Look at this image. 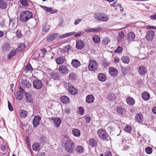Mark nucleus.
Wrapping results in <instances>:
<instances>
[{"mask_svg": "<svg viewBox=\"0 0 156 156\" xmlns=\"http://www.w3.org/2000/svg\"><path fill=\"white\" fill-rule=\"evenodd\" d=\"M32 16V13L29 11H23L20 14V21L23 22H26L31 18Z\"/></svg>", "mask_w": 156, "mask_h": 156, "instance_id": "nucleus-1", "label": "nucleus"}, {"mask_svg": "<svg viewBox=\"0 0 156 156\" xmlns=\"http://www.w3.org/2000/svg\"><path fill=\"white\" fill-rule=\"evenodd\" d=\"M94 18L99 21H106L109 20L108 16L106 14L100 12L95 13L94 14Z\"/></svg>", "mask_w": 156, "mask_h": 156, "instance_id": "nucleus-2", "label": "nucleus"}, {"mask_svg": "<svg viewBox=\"0 0 156 156\" xmlns=\"http://www.w3.org/2000/svg\"><path fill=\"white\" fill-rule=\"evenodd\" d=\"M99 137L103 140L107 141L110 139V137L108 135L105 130L101 129H99L97 132Z\"/></svg>", "mask_w": 156, "mask_h": 156, "instance_id": "nucleus-3", "label": "nucleus"}, {"mask_svg": "<svg viewBox=\"0 0 156 156\" xmlns=\"http://www.w3.org/2000/svg\"><path fill=\"white\" fill-rule=\"evenodd\" d=\"M73 145V143L70 140L68 139L66 140L65 146L66 151L70 153L72 152L74 150Z\"/></svg>", "mask_w": 156, "mask_h": 156, "instance_id": "nucleus-4", "label": "nucleus"}, {"mask_svg": "<svg viewBox=\"0 0 156 156\" xmlns=\"http://www.w3.org/2000/svg\"><path fill=\"white\" fill-rule=\"evenodd\" d=\"M98 67V64L97 62L93 60H90L88 65V69L91 71H95Z\"/></svg>", "mask_w": 156, "mask_h": 156, "instance_id": "nucleus-5", "label": "nucleus"}, {"mask_svg": "<svg viewBox=\"0 0 156 156\" xmlns=\"http://www.w3.org/2000/svg\"><path fill=\"white\" fill-rule=\"evenodd\" d=\"M50 120L56 127H59L61 123V120L58 117L51 118H50Z\"/></svg>", "mask_w": 156, "mask_h": 156, "instance_id": "nucleus-6", "label": "nucleus"}, {"mask_svg": "<svg viewBox=\"0 0 156 156\" xmlns=\"http://www.w3.org/2000/svg\"><path fill=\"white\" fill-rule=\"evenodd\" d=\"M155 33L154 31L151 30H148L145 36L146 39L148 41H151L154 39Z\"/></svg>", "mask_w": 156, "mask_h": 156, "instance_id": "nucleus-7", "label": "nucleus"}, {"mask_svg": "<svg viewBox=\"0 0 156 156\" xmlns=\"http://www.w3.org/2000/svg\"><path fill=\"white\" fill-rule=\"evenodd\" d=\"M34 87L37 89H40L43 87V84L42 82L39 80H34L33 83Z\"/></svg>", "mask_w": 156, "mask_h": 156, "instance_id": "nucleus-8", "label": "nucleus"}, {"mask_svg": "<svg viewBox=\"0 0 156 156\" xmlns=\"http://www.w3.org/2000/svg\"><path fill=\"white\" fill-rule=\"evenodd\" d=\"M109 75L115 77L117 76L118 74L117 70L113 67H110L108 70Z\"/></svg>", "mask_w": 156, "mask_h": 156, "instance_id": "nucleus-9", "label": "nucleus"}, {"mask_svg": "<svg viewBox=\"0 0 156 156\" xmlns=\"http://www.w3.org/2000/svg\"><path fill=\"white\" fill-rule=\"evenodd\" d=\"M137 72L140 76H143L146 74L147 72V69L145 66H140L138 68Z\"/></svg>", "mask_w": 156, "mask_h": 156, "instance_id": "nucleus-10", "label": "nucleus"}, {"mask_svg": "<svg viewBox=\"0 0 156 156\" xmlns=\"http://www.w3.org/2000/svg\"><path fill=\"white\" fill-rule=\"evenodd\" d=\"M59 73L62 74H65L69 72V70L66 66L61 65L58 68Z\"/></svg>", "mask_w": 156, "mask_h": 156, "instance_id": "nucleus-11", "label": "nucleus"}, {"mask_svg": "<svg viewBox=\"0 0 156 156\" xmlns=\"http://www.w3.org/2000/svg\"><path fill=\"white\" fill-rule=\"evenodd\" d=\"M21 85L23 87L25 88H29L31 86L30 82L27 79L22 80Z\"/></svg>", "mask_w": 156, "mask_h": 156, "instance_id": "nucleus-12", "label": "nucleus"}, {"mask_svg": "<svg viewBox=\"0 0 156 156\" xmlns=\"http://www.w3.org/2000/svg\"><path fill=\"white\" fill-rule=\"evenodd\" d=\"M55 60L57 64L59 65L62 64L66 61V58L64 56H60L57 58Z\"/></svg>", "mask_w": 156, "mask_h": 156, "instance_id": "nucleus-13", "label": "nucleus"}, {"mask_svg": "<svg viewBox=\"0 0 156 156\" xmlns=\"http://www.w3.org/2000/svg\"><path fill=\"white\" fill-rule=\"evenodd\" d=\"M135 38V34L132 32L129 33L126 35V39L129 42L134 41Z\"/></svg>", "mask_w": 156, "mask_h": 156, "instance_id": "nucleus-14", "label": "nucleus"}, {"mask_svg": "<svg viewBox=\"0 0 156 156\" xmlns=\"http://www.w3.org/2000/svg\"><path fill=\"white\" fill-rule=\"evenodd\" d=\"M84 45V42L82 40H77L76 41V47L78 49H82Z\"/></svg>", "mask_w": 156, "mask_h": 156, "instance_id": "nucleus-15", "label": "nucleus"}, {"mask_svg": "<svg viewBox=\"0 0 156 156\" xmlns=\"http://www.w3.org/2000/svg\"><path fill=\"white\" fill-rule=\"evenodd\" d=\"M40 7L45 11L47 12H50L52 14L55 13L57 12V10H53L52 9L51 7L48 8L46 6L42 5H41Z\"/></svg>", "mask_w": 156, "mask_h": 156, "instance_id": "nucleus-16", "label": "nucleus"}, {"mask_svg": "<svg viewBox=\"0 0 156 156\" xmlns=\"http://www.w3.org/2000/svg\"><path fill=\"white\" fill-rule=\"evenodd\" d=\"M68 90L69 93L73 95L76 94L78 92L77 89L72 86L68 87Z\"/></svg>", "mask_w": 156, "mask_h": 156, "instance_id": "nucleus-17", "label": "nucleus"}, {"mask_svg": "<svg viewBox=\"0 0 156 156\" xmlns=\"http://www.w3.org/2000/svg\"><path fill=\"white\" fill-rule=\"evenodd\" d=\"M41 119V118L39 115L35 116L33 121V123L34 127L37 126L39 124L40 121Z\"/></svg>", "mask_w": 156, "mask_h": 156, "instance_id": "nucleus-18", "label": "nucleus"}, {"mask_svg": "<svg viewBox=\"0 0 156 156\" xmlns=\"http://www.w3.org/2000/svg\"><path fill=\"white\" fill-rule=\"evenodd\" d=\"M136 121L139 123H141L143 122V115L140 113L137 114L135 117Z\"/></svg>", "mask_w": 156, "mask_h": 156, "instance_id": "nucleus-19", "label": "nucleus"}, {"mask_svg": "<svg viewBox=\"0 0 156 156\" xmlns=\"http://www.w3.org/2000/svg\"><path fill=\"white\" fill-rule=\"evenodd\" d=\"M94 97L93 95H89L87 96L86 101L87 103L91 104L94 102Z\"/></svg>", "mask_w": 156, "mask_h": 156, "instance_id": "nucleus-20", "label": "nucleus"}, {"mask_svg": "<svg viewBox=\"0 0 156 156\" xmlns=\"http://www.w3.org/2000/svg\"><path fill=\"white\" fill-rule=\"evenodd\" d=\"M61 102L63 103L69 104L70 103V99L67 96H63L60 98Z\"/></svg>", "mask_w": 156, "mask_h": 156, "instance_id": "nucleus-21", "label": "nucleus"}, {"mask_svg": "<svg viewBox=\"0 0 156 156\" xmlns=\"http://www.w3.org/2000/svg\"><path fill=\"white\" fill-rule=\"evenodd\" d=\"M98 80L101 82H105L107 79V77L103 73H99L98 76Z\"/></svg>", "mask_w": 156, "mask_h": 156, "instance_id": "nucleus-22", "label": "nucleus"}, {"mask_svg": "<svg viewBox=\"0 0 156 156\" xmlns=\"http://www.w3.org/2000/svg\"><path fill=\"white\" fill-rule=\"evenodd\" d=\"M142 97L144 100L147 101L150 99V96L148 92L146 91H144L142 93Z\"/></svg>", "mask_w": 156, "mask_h": 156, "instance_id": "nucleus-23", "label": "nucleus"}, {"mask_svg": "<svg viewBox=\"0 0 156 156\" xmlns=\"http://www.w3.org/2000/svg\"><path fill=\"white\" fill-rule=\"evenodd\" d=\"M33 150L36 151H40L41 149L40 144L38 142H35L32 145Z\"/></svg>", "mask_w": 156, "mask_h": 156, "instance_id": "nucleus-24", "label": "nucleus"}, {"mask_svg": "<svg viewBox=\"0 0 156 156\" xmlns=\"http://www.w3.org/2000/svg\"><path fill=\"white\" fill-rule=\"evenodd\" d=\"M127 103L130 105H133L135 103L134 99L131 97H128L126 99Z\"/></svg>", "mask_w": 156, "mask_h": 156, "instance_id": "nucleus-25", "label": "nucleus"}, {"mask_svg": "<svg viewBox=\"0 0 156 156\" xmlns=\"http://www.w3.org/2000/svg\"><path fill=\"white\" fill-rule=\"evenodd\" d=\"M71 64L73 67L77 68L80 65V63L78 60L75 59L72 60Z\"/></svg>", "mask_w": 156, "mask_h": 156, "instance_id": "nucleus-26", "label": "nucleus"}, {"mask_svg": "<svg viewBox=\"0 0 156 156\" xmlns=\"http://www.w3.org/2000/svg\"><path fill=\"white\" fill-rule=\"evenodd\" d=\"M84 150L83 147L81 146H78L76 149V152L78 154L82 153Z\"/></svg>", "mask_w": 156, "mask_h": 156, "instance_id": "nucleus-27", "label": "nucleus"}, {"mask_svg": "<svg viewBox=\"0 0 156 156\" xmlns=\"http://www.w3.org/2000/svg\"><path fill=\"white\" fill-rule=\"evenodd\" d=\"M101 28H89L86 29L84 30V31L85 32H87V33H89L90 32H95L98 31Z\"/></svg>", "mask_w": 156, "mask_h": 156, "instance_id": "nucleus-28", "label": "nucleus"}, {"mask_svg": "<svg viewBox=\"0 0 156 156\" xmlns=\"http://www.w3.org/2000/svg\"><path fill=\"white\" fill-rule=\"evenodd\" d=\"M73 134L76 137L79 136L80 135V132L79 130L77 129H73L72 130Z\"/></svg>", "mask_w": 156, "mask_h": 156, "instance_id": "nucleus-29", "label": "nucleus"}, {"mask_svg": "<svg viewBox=\"0 0 156 156\" xmlns=\"http://www.w3.org/2000/svg\"><path fill=\"white\" fill-rule=\"evenodd\" d=\"M89 144L92 147H95L97 144V140L95 139L90 138L89 140Z\"/></svg>", "mask_w": 156, "mask_h": 156, "instance_id": "nucleus-30", "label": "nucleus"}, {"mask_svg": "<svg viewBox=\"0 0 156 156\" xmlns=\"http://www.w3.org/2000/svg\"><path fill=\"white\" fill-rule=\"evenodd\" d=\"M16 96L17 99L19 100H20L22 99L23 95L21 91H18L16 94Z\"/></svg>", "mask_w": 156, "mask_h": 156, "instance_id": "nucleus-31", "label": "nucleus"}, {"mask_svg": "<svg viewBox=\"0 0 156 156\" xmlns=\"http://www.w3.org/2000/svg\"><path fill=\"white\" fill-rule=\"evenodd\" d=\"M7 6V3L4 0H0V8L5 9L6 8Z\"/></svg>", "mask_w": 156, "mask_h": 156, "instance_id": "nucleus-32", "label": "nucleus"}, {"mask_svg": "<svg viewBox=\"0 0 156 156\" xmlns=\"http://www.w3.org/2000/svg\"><path fill=\"white\" fill-rule=\"evenodd\" d=\"M74 34H75V32H74L67 33L64 34L61 36H59V37L61 38H64L71 35H73Z\"/></svg>", "mask_w": 156, "mask_h": 156, "instance_id": "nucleus-33", "label": "nucleus"}, {"mask_svg": "<svg viewBox=\"0 0 156 156\" xmlns=\"http://www.w3.org/2000/svg\"><path fill=\"white\" fill-rule=\"evenodd\" d=\"M20 114L21 117L25 118L27 116V112L23 110H21L20 111Z\"/></svg>", "mask_w": 156, "mask_h": 156, "instance_id": "nucleus-34", "label": "nucleus"}, {"mask_svg": "<svg viewBox=\"0 0 156 156\" xmlns=\"http://www.w3.org/2000/svg\"><path fill=\"white\" fill-rule=\"evenodd\" d=\"M117 112L118 113L122 115L126 112V110L124 108H122L121 107H118L117 108Z\"/></svg>", "mask_w": 156, "mask_h": 156, "instance_id": "nucleus-35", "label": "nucleus"}, {"mask_svg": "<svg viewBox=\"0 0 156 156\" xmlns=\"http://www.w3.org/2000/svg\"><path fill=\"white\" fill-rule=\"evenodd\" d=\"M122 62L128 64L130 61L129 59L128 56H122L121 58Z\"/></svg>", "mask_w": 156, "mask_h": 156, "instance_id": "nucleus-36", "label": "nucleus"}, {"mask_svg": "<svg viewBox=\"0 0 156 156\" xmlns=\"http://www.w3.org/2000/svg\"><path fill=\"white\" fill-rule=\"evenodd\" d=\"M25 97L26 100L29 102H30L32 101V96L29 93H25Z\"/></svg>", "mask_w": 156, "mask_h": 156, "instance_id": "nucleus-37", "label": "nucleus"}, {"mask_svg": "<svg viewBox=\"0 0 156 156\" xmlns=\"http://www.w3.org/2000/svg\"><path fill=\"white\" fill-rule=\"evenodd\" d=\"M94 42L96 44H98L100 41V38L99 36L97 35H94L92 38Z\"/></svg>", "mask_w": 156, "mask_h": 156, "instance_id": "nucleus-38", "label": "nucleus"}, {"mask_svg": "<svg viewBox=\"0 0 156 156\" xmlns=\"http://www.w3.org/2000/svg\"><path fill=\"white\" fill-rule=\"evenodd\" d=\"M16 54V50L13 49L11 51L9 54L8 55V59H10Z\"/></svg>", "mask_w": 156, "mask_h": 156, "instance_id": "nucleus-39", "label": "nucleus"}, {"mask_svg": "<svg viewBox=\"0 0 156 156\" xmlns=\"http://www.w3.org/2000/svg\"><path fill=\"white\" fill-rule=\"evenodd\" d=\"M57 36V34H53L51 35L47 39L48 41H53L55 39V37Z\"/></svg>", "mask_w": 156, "mask_h": 156, "instance_id": "nucleus-40", "label": "nucleus"}, {"mask_svg": "<svg viewBox=\"0 0 156 156\" xmlns=\"http://www.w3.org/2000/svg\"><path fill=\"white\" fill-rule=\"evenodd\" d=\"M50 75L52 78L54 80H56L58 78V73L56 72H53L50 74Z\"/></svg>", "mask_w": 156, "mask_h": 156, "instance_id": "nucleus-41", "label": "nucleus"}, {"mask_svg": "<svg viewBox=\"0 0 156 156\" xmlns=\"http://www.w3.org/2000/svg\"><path fill=\"white\" fill-rule=\"evenodd\" d=\"M108 98L110 100L114 101L116 100V97L114 94H110L108 95Z\"/></svg>", "mask_w": 156, "mask_h": 156, "instance_id": "nucleus-42", "label": "nucleus"}, {"mask_svg": "<svg viewBox=\"0 0 156 156\" xmlns=\"http://www.w3.org/2000/svg\"><path fill=\"white\" fill-rule=\"evenodd\" d=\"M32 68L30 64V63H28L26 66L25 70L27 73L29 71H32Z\"/></svg>", "mask_w": 156, "mask_h": 156, "instance_id": "nucleus-43", "label": "nucleus"}, {"mask_svg": "<svg viewBox=\"0 0 156 156\" xmlns=\"http://www.w3.org/2000/svg\"><path fill=\"white\" fill-rule=\"evenodd\" d=\"M50 28V25H49L46 24L43 26L42 30L44 32H48Z\"/></svg>", "mask_w": 156, "mask_h": 156, "instance_id": "nucleus-44", "label": "nucleus"}, {"mask_svg": "<svg viewBox=\"0 0 156 156\" xmlns=\"http://www.w3.org/2000/svg\"><path fill=\"white\" fill-rule=\"evenodd\" d=\"M2 48L3 50L5 51H7L10 49V45L9 44L5 43L3 46Z\"/></svg>", "mask_w": 156, "mask_h": 156, "instance_id": "nucleus-45", "label": "nucleus"}, {"mask_svg": "<svg viewBox=\"0 0 156 156\" xmlns=\"http://www.w3.org/2000/svg\"><path fill=\"white\" fill-rule=\"evenodd\" d=\"M110 41V39L107 37H105L103 38L102 40V43L105 45H107Z\"/></svg>", "mask_w": 156, "mask_h": 156, "instance_id": "nucleus-46", "label": "nucleus"}, {"mask_svg": "<svg viewBox=\"0 0 156 156\" xmlns=\"http://www.w3.org/2000/svg\"><path fill=\"white\" fill-rule=\"evenodd\" d=\"M145 151L147 154H151L152 152V149L150 147H147L145 148Z\"/></svg>", "mask_w": 156, "mask_h": 156, "instance_id": "nucleus-47", "label": "nucleus"}, {"mask_svg": "<svg viewBox=\"0 0 156 156\" xmlns=\"http://www.w3.org/2000/svg\"><path fill=\"white\" fill-rule=\"evenodd\" d=\"M71 47L69 45H66L64 46L62 50V51H65L67 52L69 50Z\"/></svg>", "mask_w": 156, "mask_h": 156, "instance_id": "nucleus-48", "label": "nucleus"}, {"mask_svg": "<svg viewBox=\"0 0 156 156\" xmlns=\"http://www.w3.org/2000/svg\"><path fill=\"white\" fill-rule=\"evenodd\" d=\"M131 127L129 126H127L124 128V130L128 133H129L131 131Z\"/></svg>", "mask_w": 156, "mask_h": 156, "instance_id": "nucleus-49", "label": "nucleus"}, {"mask_svg": "<svg viewBox=\"0 0 156 156\" xmlns=\"http://www.w3.org/2000/svg\"><path fill=\"white\" fill-rule=\"evenodd\" d=\"M20 4L23 6H27L28 5V2L27 0H20Z\"/></svg>", "mask_w": 156, "mask_h": 156, "instance_id": "nucleus-50", "label": "nucleus"}, {"mask_svg": "<svg viewBox=\"0 0 156 156\" xmlns=\"http://www.w3.org/2000/svg\"><path fill=\"white\" fill-rule=\"evenodd\" d=\"M124 35L122 32H120L119 34V38L118 39V41H119L121 39H122L124 37Z\"/></svg>", "mask_w": 156, "mask_h": 156, "instance_id": "nucleus-51", "label": "nucleus"}, {"mask_svg": "<svg viewBox=\"0 0 156 156\" xmlns=\"http://www.w3.org/2000/svg\"><path fill=\"white\" fill-rule=\"evenodd\" d=\"M78 112L81 115H83V114L84 113V110L83 107H80L79 108Z\"/></svg>", "mask_w": 156, "mask_h": 156, "instance_id": "nucleus-52", "label": "nucleus"}, {"mask_svg": "<svg viewBox=\"0 0 156 156\" xmlns=\"http://www.w3.org/2000/svg\"><path fill=\"white\" fill-rule=\"evenodd\" d=\"M123 48L122 47L119 46L115 50V52L117 53H120L122 51Z\"/></svg>", "mask_w": 156, "mask_h": 156, "instance_id": "nucleus-53", "label": "nucleus"}, {"mask_svg": "<svg viewBox=\"0 0 156 156\" xmlns=\"http://www.w3.org/2000/svg\"><path fill=\"white\" fill-rule=\"evenodd\" d=\"M69 79L71 80H74L75 77V75L73 73H70L69 74Z\"/></svg>", "mask_w": 156, "mask_h": 156, "instance_id": "nucleus-54", "label": "nucleus"}, {"mask_svg": "<svg viewBox=\"0 0 156 156\" xmlns=\"http://www.w3.org/2000/svg\"><path fill=\"white\" fill-rule=\"evenodd\" d=\"M25 48V46L24 44H21L19 46V49L20 51H23L24 50Z\"/></svg>", "mask_w": 156, "mask_h": 156, "instance_id": "nucleus-55", "label": "nucleus"}, {"mask_svg": "<svg viewBox=\"0 0 156 156\" xmlns=\"http://www.w3.org/2000/svg\"><path fill=\"white\" fill-rule=\"evenodd\" d=\"M16 35L18 38H21L23 36V34L20 31H17L16 33Z\"/></svg>", "mask_w": 156, "mask_h": 156, "instance_id": "nucleus-56", "label": "nucleus"}, {"mask_svg": "<svg viewBox=\"0 0 156 156\" xmlns=\"http://www.w3.org/2000/svg\"><path fill=\"white\" fill-rule=\"evenodd\" d=\"M117 0H116V1L114 2V3L113 4H111L110 5L111 6H113V7H115V9H117V8H116V7H117V6H116V5H118V6H120V5H119V4H116V3L117 2Z\"/></svg>", "mask_w": 156, "mask_h": 156, "instance_id": "nucleus-57", "label": "nucleus"}, {"mask_svg": "<svg viewBox=\"0 0 156 156\" xmlns=\"http://www.w3.org/2000/svg\"><path fill=\"white\" fill-rule=\"evenodd\" d=\"M8 107L9 109L11 111H12L13 110V108L12 106L11 103L9 101H8Z\"/></svg>", "mask_w": 156, "mask_h": 156, "instance_id": "nucleus-58", "label": "nucleus"}, {"mask_svg": "<svg viewBox=\"0 0 156 156\" xmlns=\"http://www.w3.org/2000/svg\"><path fill=\"white\" fill-rule=\"evenodd\" d=\"M83 33V32L82 31L79 32L77 34H75L74 36L76 37H77L82 35Z\"/></svg>", "mask_w": 156, "mask_h": 156, "instance_id": "nucleus-59", "label": "nucleus"}, {"mask_svg": "<svg viewBox=\"0 0 156 156\" xmlns=\"http://www.w3.org/2000/svg\"><path fill=\"white\" fill-rule=\"evenodd\" d=\"M64 111L66 113V114H69L70 113V109L67 107L65 108L64 110Z\"/></svg>", "mask_w": 156, "mask_h": 156, "instance_id": "nucleus-60", "label": "nucleus"}, {"mask_svg": "<svg viewBox=\"0 0 156 156\" xmlns=\"http://www.w3.org/2000/svg\"><path fill=\"white\" fill-rule=\"evenodd\" d=\"M150 18L151 20H156V13L154 14L151 15L150 16Z\"/></svg>", "mask_w": 156, "mask_h": 156, "instance_id": "nucleus-61", "label": "nucleus"}, {"mask_svg": "<svg viewBox=\"0 0 156 156\" xmlns=\"http://www.w3.org/2000/svg\"><path fill=\"white\" fill-rule=\"evenodd\" d=\"M82 20L81 19H77L76 20H75V22H74V24L75 25H76L78 24L79 22H81Z\"/></svg>", "mask_w": 156, "mask_h": 156, "instance_id": "nucleus-62", "label": "nucleus"}, {"mask_svg": "<svg viewBox=\"0 0 156 156\" xmlns=\"http://www.w3.org/2000/svg\"><path fill=\"white\" fill-rule=\"evenodd\" d=\"M105 156H112V154L110 152L107 151L105 153Z\"/></svg>", "mask_w": 156, "mask_h": 156, "instance_id": "nucleus-63", "label": "nucleus"}, {"mask_svg": "<svg viewBox=\"0 0 156 156\" xmlns=\"http://www.w3.org/2000/svg\"><path fill=\"white\" fill-rule=\"evenodd\" d=\"M146 28L148 29H156V27L152 26H147Z\"/></svg>", "mask_w": 156, "mask_h": 156, "instance_id": "nucleus-64", "label": "nucleus"}]
</instances>
